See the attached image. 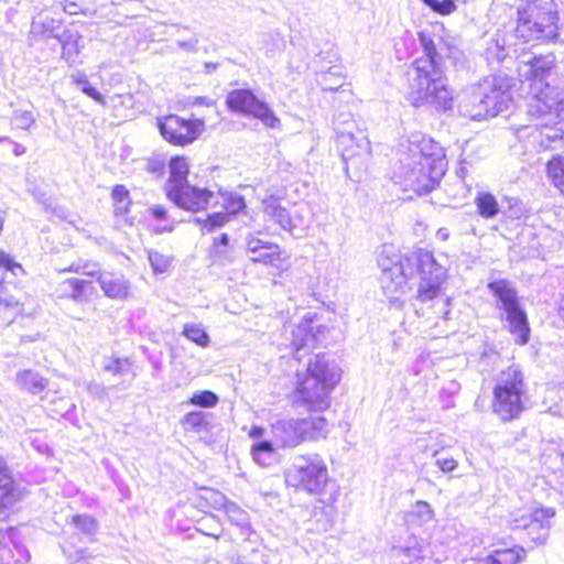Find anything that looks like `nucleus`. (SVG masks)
Returning a JSON list of instances; mask_svg holds the SVG:
<instances>
[{
    "label": "nucleus",
    "mask_w": 564,
    "mask_h": 564,
    "mask_svg": "<svg viewBox=\"0 0 564 564\" xmlns=\"http://www.w3.org/2000/svg\"><path fill=\"white\" fill-rule=\"evenodd\" d=\"M378 264L381 286L387 295L405 293L408 279L417 272L420 283L416 299L422 303L434 301L435 314H441L444 319L449 318L451 300L442 293L446 270L436 262L432 252L420 249L403 259L397 256L395 260L381 256Z\"/></svg>",
    "instance_id": "nucleus-1"
},
{
    "label": "nucleus",
    "mask_w": 564,
    "mask_h": 564,
    "mask_svg": "<svg viewBox=\"0 0 564 564\" xmlns=\"http://www.w3.org/2000/svg\"><path fill=\"white\" fill-rule=\"evenodd\" d=\"M400 163L394 173L395 182L405 191H413L419 195L434 189L446 170L440 144L421 134L411 137L408 153Z\"/></svg>",
    "instance_id": "nucleus-2"
},
{
    "label": "nucleus",
    "mask_w": 564,
    "mask_h": 564,
    "mask_svg": "<svg viewBox=\"0 0 564 564\" xmlns=\"http://www.w3.org/2000/svg\"><path fill=\"white\" fill-rule=\"evenodd\" d=\"M423 56L413 61L409 70V99L414 107H431L446 112L454 107V93L443 67L435 62L432 43L422 36Z\"/></svg>",
    "instance_id": "nucleus-3"
},
{
    "label": "nucleus",
    "mask_w": 564,
    "mask_h": 564,
    "mask_svg": "<svg viewBox=\"0 0 564 564\" xmlns=\"http://www.w3.org/2000/svg\"><path fill=\"white\" fill-rule=\"evenodd\" d=\"M295 403L310 411L322 412L330 405V392L340 375L336 366H329L324 355L317 354L307 365L303 377L297 373Z\"/></svg>",
    "instance_id": "nucleus-4"
},
{
    "label": "nucleus",
    "mask_w": 564,
    "mask_h": 564,
    "mask_svg": "<svg viewBox=\"0 0 564 564\" xmlns=\"http://www.w3.org/2000/svg\"><path fill=\"white\" fill-rule=\"evenodd\" d=\"M554 65V55L547 54L523 62L519 67L520 76L529 82V115H539L558 107L564 108V90L546 83Z\"/></svg>",
    "instance_id": "nucleus-5"
},
{
    "label": "nucleus",
    "mask_w": 564,
    "mask_h": 564,
    "mask_svg": "<svg viewBox=\"0 0 564 564\" xmlns=\"http://www.w3.org/2000/svg\"><path fill=\"white\" fill-rule=\"evenodd\" d=\"M517 13L514 35L523 42L550 41L558 35L556 0H520Z\"/></svg>",
    "instance_id": "nucleus-6"
},
{
    "label": "nucleus",
    "mask_w": 564,
    "mask_h": 564,
    "mask_svg": "<svg viewBox=\"0 0 564 564\" xmlns=\"http://www.w3.org/2000/svg\"><path fill=\"white\" fill-rule=\"evenodd\" d=\"M511 78L507 75H491L481 80L469 97L471 109L460 105V112L474 120L495 117L508 110L512 98L510 95Z\"/></svg>",
    "instance_id": "nucleus-7"
},
{
    "label": "nucleus",
    "mask_w": 564,
    "mask_h": 564,
    "mask_svg": "<svg viewBox=\"0 0 564 564\" xmlns=\"http://www.w3.org/2000/svg\"><path fill=\"white\" fill-rule=\"evenodd\" d=\"M327 426V421L323 416L290 417L272 421L270 431L276 448H294L304 442L326 437Z\"/></svg>",
    "instance_id": "nucleus-8"
},
{
    "label": "nucleus",
    "mask_w": 564,
    "mask_h": 564,
    "mask_svg": "<svg viewBox=\"0 0 564 564\" xmlns=\"http://www.w3.org/2000/svg\"><path fill=\"white\" fill-rule=\"evenodd\" d=\"M525 393L523 373L516 365L500 372L494 388L492 411L502 421L517 419L523 411Z\"/></svg>",
    "instance_id": "nucleus-9"
},
{
    "label": "nucleus",
    "mask_w": 564,
    "mask_h": 564,
    "mask_svg": "<svg viewBox=\"0 0 564 564\" xmlns=\"http://www.w3.org/2000/svg\"><path fill=\"white\" fill-rule=\"evenodd\" d=\"M288 486L311 495L323 494L328 482V470L318 454L299 455L285 471Z\"/></svg>",
    "instance_id": "nucleus-10"
},
{
    "label": "nucleus",
    "mask_w": 564,
    "mask_h": 564,
    "mask_svg": "<svg viewBox=\"0 0 564 564\" xmlns=\"http://www.w3.org/2000/svg\"><path fill=\"white\" fill-rule=\"evenodd\" d=\"M488 288L501 303L507 327L514 336L516 343L520 345L527 344L530 337V327L527 314L519 305L514 289L503 280L491 282Z\"/></svg>",
    "instance_id": "nucleus-11"
},
{
    "label": "nucleus",
    "mask_w": 564,
    "mask_h": 564,
    "mask_svg": "<svg viewBox=\"0 0 564 564\" xmlns=\"http://www.w3.org/2000/svg\"><path fill=\"white\" fill-rule=\"evenodd\" d=\"M554 517L555 510L553 508L532 502L513 516L511 529L524 530L534 545H543L549 539Z\"/></svg>",
    "instance_id": "nucleus-12"
},
{
    "label": "nucleus",
    "mask_w": 564,
    "mask_h": 564,
    "mask_svg": "<svg viewBox=\"0 0 564 564\" xmlns=\"http://www.w3.org/2000/svg\"><path fill=\"white\" fill-rule=\"evenodd\" d=\"M337 148L340 151L347 174L352 170L355 175L367 167L370 158V143L366 135L341 131L337 134Z\"/></svg>",
    "instance_id": "nucleus-13"
},
{
    "label": "nucleus",
    "mask_w": 564,
    "mask_h": 564,
    "mask_svg": "<svg viewBox=\"0 0 564 564\" xmlns=\"http://www.w3.org/2000/svg\"><path fill=\"white\" fill-rule=\"evenodd\" d=\"M62 271L97 276L101 290L110 299H124L129 294L130 285L123 275L111 272L100 273V268L96 262L79 260Z\"/></svg>",
    "instance_id": "nucleus-14"
},
{
    "label": "nucleus",
    "mask_w": 564,
    "mask_h": 564,
    "mask_svg": "<svg viewBox=\"0 0 564 564\" xmlns=\"http://www.w3.org/2000/svg\"><path fill=\"white\" fill-rule=\"evenodd\" d=\"M200 119L185 120L176 115H170L159 120L161 135L171 144L184 147L193 143L204 130Z\"/></svg>",
    "instance_id": "nucleus-15"
},
{
    "label": "nucleus",
    "mask_w": 564,
    "mask_h": 564,
    "mask_svg": "<svg viewBox=\"0 0 564 564\" xmlns=\"http://www.w3.org/2000/svg\"><path fill=\"white\" fill-rule=\"evenodd\" d=\"M230 110L252 116L262 121L269 128H275L280 120L275 117L270 107L258 99L252 91L248 89H235L230 91L226 99Z\"/></svg>",
    "instance_id": "nucleus-16"
},
{
    "label": "nucleus",
    "mask_w": 564,
    "mask_h": 564,
    "mask_svg": "<svg viewBox=\"0 0 564 564\" xmlns=\"http://www.w3.org/2000/svg\"><path fill=\"white\" fill-rule=\"evenodd\" d=\"M177 207L198 212L205 209L210 204H218V196L206 188L192 186L188 183L175 189V196H167Z\"/></svg>",
    "instance_id": "nucleus-17"
},
{
    "label": "nucleus",
    "mask_w": 564,
    "mask_h": 564,
    "mask_svg": "<svg viewBox=\"0 0 564 564\" xmlns=\"http://www.w3.org/2000/svg\"><path fill=\"white\" fill-rule=\"evenodd\" d=\"M246 250L249 259L254 263L275 265L281 261V248L279 245L265 241L254 234L246 237Z\"/></svg>",
    "instance_id": "nucleus-18"
},
{
    "label": "nucleus",
    "mask_w": 564,
    "mask_h": 564,
    "mask_svg": "<svg viewBox=\"0 0 564 564\" xmlns=\"http://www.w3.org/2000/svg\"><path fill=\"white\" fill-rule=\"evenodd\" d=\"M564 108H553L550 111L541 112L539 115H531L536 119H542L540 123H536V128L540 130L541 145L547 148L550 142L557 141L563 138L564 134V122L558 120Z\"/></svg>",
    "instance_id": "nucleus-19"
},
{
    "label": "nucleus",
    "mask_w": 564,
    "mask_h": 564,
    "mask_svg": "<svg viewBox=\"0 0 564 564\" xmlns=\"http://www.w3.org/2000/svg\"><path fill=\"white\" fill-rule=\"evenodd\" d=\"M422 541L416 536H409L403 544L394 545L391 550L392 564H424Z\"/></svg>",
    "instance_id": "nucleus-20"
},
{
    "label": "nucleus",
    "mask_w": 564,
    "mask_h": 564,
    "mask_svg": "<svg viewBox=\"0 0 564 564\" xmlns=\"http://www.w3.org/2000/svg\"><path fill=\"white\" fill-rule=\"evenodd\" d=\"M14 383L21 391L39 395L46 390L48 379L36 370L22 369L15 373Z\"/></svg>",
    "instance_id": "nucleus-21"
},
{
    "label": "nucleus",
    "mask_w": 564,
    "mask_h": 564,
    "mask_svg": "<svg viewBox=\"0 0 564 564\" xmlns=\"http://www.w3.org/2000/svg\"><path fill=\"white\" fill-rule=\"evenodd\" d=\"M170 176L165 184L166 196H175V189L186 185L189 164L184 156L172 158L169 164Z\"/></svg>",
    "instance_id": "nucleus-22"
},
{
    "label": "nucleus",
    "mask_w": 564,
    "mask_h": 564,
    "mask_svg": "<svg viewBox=\"0 0 564 564\" xmlns=\"http://www.w3.org/2000/svg\"><path fill=\"white\" fill-rule=\"evenodd\" d=\"M316 341L312 333L310 321H304L292 330V346L294 348V358L301 360L313 347Z\"/></svg>",
    "instance_id": "nucleus-23"
},
{
    "label": "nucleus",
    "mask_w": 564,
    "mask_h": 564,
    "mask_svg": "<svg viewBox=\"0 0 564 564\" xmlns=\"http://www.w3.org/2000/svg\"><path fill=\"white\" fill-rule=\"evenodd\" d=\"M20 498L7 462L0 456V509L7 508Z\"/></svg>",
    "instance_id": "nucleus-24"
},
{
    "label": "nucleus",
    "mask_w": 564,
    "mask_h": 564,
    "mask_svg": "<svg viewBox=\"0 0 564 564\" xmlns=\"http://www.w3.org/2000/svg\"><path fill=\"white\" fill-rule=\"evenodd\" d=\"M56 40L62 46V58L70 66L80 64L79 54L83 45H80L82 35L78 32L65 30L61 35H56Z\"/></svg>",
    "instance_id": "nucleus-25"
},
{
    "label": "nucleus",
    "mask_w": 564,
    "mask_h": 564,
    "mask_svg": "<svg viewBox=\"0 0 564 564\" xmlns=\"http://www.w3.org/2000/svg\"><path fill=\"white\" fill-rule=\"evenodd\" d=\"M87 289H94L91 282L83 279H66L58 284L57 292L61 297L72 299L83 303L88 300Z\"/></svg>",
    "instance_id": "nucleus-26"
},
{
    "label": "nucleus",
    "mask_w": 564,
    "mask_h": 564,
    "mask_svg": "<svg viewBox=\"0 0 564 564\" xmlns=\"http://www.w3.org/2000/svg\"><path fill=\"white\" fill-rule=\"evenodd\" d=\"M525 555L527 551L518 545L509 549H497L484 560V564H517L524 561Z\"/></svg>",
    "instance_id": "nucleus-27"
},
{
    "label": "nucleus",
    "mask_w": 564,
    "mask_h": 564,
    "mask_svg": "<svg viewBox=\"0 0 564 564\" xmlns=\"http://www.w3.org/2000/svg\"><path fill=\"white\" fill-rule=\"evenodd\" d=\"M422 36H424L427 41L432 43V46L434 47V51L436 53L434 59L441 67H443L444 58L452 59L454 63H457L462 58L463 53L456 45L442 41H440L438 44H436L435 41L429 34H426L425 32H420L419 41L421 45Z\"/></svg>",
    "instance_id": "nucleus-28"
},
{
    "label": "nucleus",
    "mask_w": 564,
    "mask_h": 564,
    "mask_svg": "<svg viewBox=\"0 0 564 564\" xmlns=\"http://www.w3.org/2000/svg\"><path fill=\"white\" fill-rule=\"evenodd\" d=\"M484 56L490 66L499 65L509 57V51L503 37L498 35L486 42Z\"/></svg>",
    "instance_id": "nucleus-29"
},
{
    "label": "nucleus",
    "mask_w": 564,
    "mask_h": 564,
    "mask_svg": "<svg viewBox=\"0 0 564 564\" xmlns=\"http://www.w3.org/2000/svg\"><path fill=\"white\" fill-rule=\"evenodd\" d=\"M263 213L275 221L283 230L290 229V212L281 206L274 197H269L262 202Z\"/></svg>",
    "instance_id": "nucleus-30"
},
{
    "label": "nucleus",
    "mask_w": 564,
    "mask_h": 564,
    "mask_svg": "<svg viewBox=\"0 0 564 564\" xmlns=\"http://www.w3.org/2000/svg\"><path fill=\"white\" fill-rule=\"evenodd\" d=\"M216 503L221 505L225 508V512L228 519L236 525L245 527L249 523L248 513L237 506L235 502H226L225 497L216 494Z\"/></svg>",
    "instance_id": "nucleus-31"
},
{
    "label": "nucleus",
    "mask_w": 564,
    "mask_h": 564,
    "mask_svg": "<svg viewBox=\"0 0 564 564\" xmlns=\"http://www.w3.org/2000/svg\"><path fill=\"white\" fill-rule=\"evenodd\" d=\"M275 444L274 441H261L252 445L251 455L259 465L267 466L269 465L275 454Z\"/></svg>",
    "instance_id": "nucleus-32"
},
{
    "label": "nucleus",
    "mask_w": 564,
    "mask_h": 564,
    "mask_svg": "<svg viewBox=\"0 0 564 564\" xmlns=\"http://www.w3.org/2000/svg\"><path fill=\"white\" fill-rule=\"evenodd\" d=\"M475 204L479 215L484 218H494L499 213L497 199L489 193H479L475 198Z\"/></svg>",
    "instance_id": "nucleus-33"
},
{
    "label": "nucleus",
    "mask_w": 564,
    "mask_h": 564,
    "mask_svg": "<svg viewBox=\"0 0 564 564\" xmlns=\"http://www.w3.org/2000/svg\"><path fill=\"white\" fill-rule=\"evenodd\" d=\"M61 28V21L53 18H45L41 21H33L31 25V33L40 35L44 39L55 37L59 35L56 31Z\"/></svg>",
    "instance_id": "nucleus-34"
},
{
    "label": "nucleus",
    "mask_w": 564,
    "mask_h": 564,
    "mask_svg": "<svg viewBox=\"0 0 564 564\" xmlns=\"http://www.w3.org/2000/svg\"><path fill=\"white\" fill-rule=\"evenodd\" d=\"M546 173L549 178L564 195V158L557 155L551 159L546 165Z\"/></svg>",
    "instance_id": "nucleus-35"
},
{
    "label": "nucleus",
    "mask_w": 564,
    "mask_h": 564,
    "mask_svg": "<svg viewBox=\"0 0 564 564\" xmlns=\"http://www.w3.org/2000/svg\"><path fill=\"white\" fill-rule=\"evenodd\" d=\"M338 496H339L338 489H334L329 492V496L327 498L318 499L317 503L314 507L315 516L317 514V510L319 508L325 509L324 513L326 517V521L323 524V530H327L328 527L333 523V521L335 519L336 510H335L334 503L337 501Z\"/></svg>",
    "instance_id": "nucleus-36"
},
{
    "label": "nucleus",
    "mask_w": 564,
    "mask_h": 564,
    "mask_svg": "<svg viewBox=\"0 0 564 564\" xmlns=\"http://www.w3.org/2000/svg\"><path fill=\"white\" fill-rule=\"evenodd\" d=\"M69 78H70L72 84L79 87L80 90L85 95H87L88 97H90L91 99L97 101L98 104L105 105V99H104L102 95L95 87H93L90 85L85 73L77 70V72L73 73L69 76Z\"/></svg>",
    "instance_id": "nucleus-37"
},
{
    "label": "nucleus",
    "mask_w": 564,
    "mask_h": 564,
    "mask_svg": "<svg viewBox=\"0 0 564 564\" xmlns=\"http://www.w3.org/2000/svg\"><path fill=\"white\" fill-rule=\"evenodd\" d=\"M308 208L306 206H297L290 213V229L289 232L296 235L304 231L308 227Z\"/></svg>",
    "instance_id": "nucleus-38"
},
{
    "label": "nucleus",
    "mask_w": 564,
    "mask_h": 564,
    "mask_svg": "<svg viewBox=\"0 0 564 564\" xmlns=\"http://www.w3.org/2000/svg\"><path fill=\"white\" fill-rule=\"evenodd\" d=\"M183 335L191 341L195 343L200 347H207L209 345V336L200 324H185L183 328Z\"/></svg>",
    "instance_id": "nucleus-39"
},
{
    "label": "nucleus",
    "mask_w": 564,
    "mask_h": 564,
    "mask_svg": "<svg viewBox=\"0 0 564 564\" xmlns=\"http://www.w3.org/2000/svg\"><path fill=\"white\" fill-rule=\"evenodd\" d=\"M409 517L411 521L422 525L433 520L434 512L432 510L431 505L427 503L426 501H416L413 505L409 513Z\"/></svg>",
    "instance_id": "nucleus-40"
},
{
    "label": "nucleus",
    "mask_w": 564,
    "mask_h": 564,
    "mask_svg": "<svg viewBox=\"0 0 564 564\" xmlns=\"http://www.w3.org/2000/svg\"><path fill=\"white\" fill-rule=\"evenodd\" d=\"M218 204L220 203L226 209V214L235 215L246 207L245 199L235 193H219Z\"/></svg>",
    "instance_id": "nucleus-41"
},
{
    "label": "nucleus",
    "mask_w": 564,
    "mask_h": 564,
    "mask_svg": "<svg viewBox=\"0 0 564 564\" xmlns=\"http://www.w3.org/2000/svg\"><path fill=\"white\" fill-rule=\"evenodd\" d=\"M72 523L86 535H95L98 530L97 520L89 514L74 516Z\"/></svg>",
    "instance_id": "nucleus-42"
},
{
    "label": "nucleus",
    "mask_w": 564,
    "mask_h": 564,
    "mask_svg": "<svg viewBox=\"0 0 564 564\" xmlns=\"http://www.w3.org/2000/svg\"><path fill=\"white\" fill-rule=\"evenodd\" d=\"M35 116L29 110L18 109L11 116V124L22 130H29L35 123Z\"/></svg>",
    "instance_id": "nucleus-43"
},
{
    "label": "nucleus",
    "mask_w": 564,
    "mask_h": 564,
    "mask_svg": "<svg viewBox=\"0 0 564 564\" xmlns=\"http://www.w3.org/2000/svg\"><path fill=\"white\" fill-rule=\"evenodd\" d=\"M218 397L212 391H197L195 392L188 403L202 408H213L218 403Z\"/></svg>",
    "instance_id": "nucleus-44"
},
{
    "label": "nucleus",
    "mask_w": 564,
    "mask_h": 564,
    "mask_svg": "<svg viewBox=\"0 0 564 564\" xmlns=\"http://www.w3.org/2000/svg\"><path fill=\"white\" fill-rule=\"evenodd\" d=\"M206 424V415L202 411H193L187 413L182 420L181 425L185 431L200 429Z\"/></svg>",
    "instance_id": "nucleus-45"
},
{
    "label": "nucleus",
    "mask_w": 564,
    "mask_h": 564,
    "mask_svg": "<svg viewBox=\"0 0 564 564\" xmlns=\"http://www.w3.org/2000/svg\"><path fill=\"white\" fill-rule=\"evenodd\" d=\"M112 198L116 202V213L123 214L128 212L129 192L123 185H116L112 189Z\"/></svg>",
    "instance_id": "nucleus-46"
},
{
    "label": "nucleus",
    "mask_w": 564,
    "mask_h": 564,
    "mask_svg": "<svg viewBox=\"0 0 564 564\" xmlns=\"http://www.w3.org/2000/svg\"><path fill=\"white\" fill-rule=\"evenodd\" d=\"M431 456L435 458V465L444 474L454 471L458 466V462L454 457L440 456V449H437V448L431 449Z\"/></svg>",
    "instance_id": "nucleus-47"
},
{
    "label": "nucleus",
    "mask_w": 564,
    "mask_h": 564,
    "mask_svg": "<svg viewBox=\"0 0 564 564\" xmlns=\"http://www.w3.org/2000/svg\"><path fill=\"white\" fill-rule=\"evenodd\" d=\"M227 220L228 215L224 213H214L204 220L196 218V221L202 224V229L207 232H210L214 229L221 227L223 225H225Z\"/></svg>",
    "instance_id": "nucleus-48"
},
{
    "label": "nucleus",
    "mask_w": 564,
    "mask_h": 564,
    "mask_svg": "<svg viewBox=\"0 0 564 564\" xmlns=\"http://www.w3.org/2000/svg\"><path fill=\"white\" fill-rule=\"evenodd\" d=\"M149 261L154 273L166 272L171 264V259L169 257L156 251L149 252Z\"/></svg>",
    "instance_id": "nucleus-49"
},
{
    "label": "nucleus",
    "mask_w": 564,
    "mask_h": 564,
    "mask_svg": "<svg viewBox=\"0 0 564 564\" xmlns=\"http://www.w3.org/2000/svg\"><path fill=\"white\" fill-rule=\"evenodd\" d=\"M0 268L11 272L18 276L24 274L22 265L14 261V259L7 252L0 250Z\"/></svg>",
    "instance_id": "nucleus-50"
},
{
    "label": "nucleus",
    "mask_w": 564,
    "mask_h": 564,
    "mask_svg": "<svg viewBox=\"0 0 564 564\" xmlns=\"http://www.w3.org/2000/svg\"><path fill=\"white\" fill-rule=\"evenodd\" d=\"M433 11L440 14H449L455 10V3L453 0H422Z\"/></svg>",
    "instance_id": "nucleus-51"
},
{
    "label": "nucleus",
    "mask_w": 564,
    "mask_h": 564,
    "mask_svg": "<svg viewBox=\"0 0 564 564\" xmlns=\"http://www.w3.org/2000/svg\"><path fill=\"white\" fill-rule=\"evenodd\" d=\"M199 40L197 36H193L189 40L186 41H176V45L178 48L188 52V53H195L197 52Z\"/></svg>",
    "instance_id": "nucleus-52"
},
{
    "label": "nucleus",
    "mask_w": 564,
    "mask_h": 564,
    "mask_svg": "<svg viewBox=\"0 0 564 564\" xmlns=\"http://www.w3.org/2000/svg\"><path fill=\"white\" fill-rule=\"evenodd\" d=\"M150 212L152 214V216L155 218V219H165L166 218V209L161 206V205H154L150 208Z\"/></svg>",
    "instance_id": "nucleus-53"
},
{
    "label": "nucleus",
    "mask_w": 564,
    "mask_h": 564,
    "mask_svg": "<svg viewBox=\"0 0 564 564\" xmlns=\"http://www.w3.org/2000/svg\"><path fill=\"white\" fill-rule=\"evenodd\" d=\"M0 141H1V142H2V141H8V142L12 143V145H13V153H14V155H17V156L22 155V154H24V153H25V147H24V145H22V144H20V143H18V142H13V141H11V140H10L9 138H7V137L0 138Z\"/></svg>",
    "instance_id": "nucleus-54"
},
{
    "label": "nucleus",
    "mask_w": 564,
    "mask_h": 564,
    "mask_svg": "<svg viewBox=\"0 0 564 564\" xmlns=\"http://www.w3.org/2000/svg\"><path fill=\"white\" fill-rule=\"evenodd\" d=\"M264 433V429L261 427V426H253L250 432H249V436L253 440H258L260 437H262Z\"/></svg>",
    "instance_id": "nucleus-55"
},
{
    "label": "nucleus",
    "mask_w": 564,
    "mask_h": 564,
    "mask_svg": "<svg viewBox=\"0 0 564 564\" xmlns=\"http://www.w3.org/2000/svg\"><path fill=\"white\" fill-rule=\"evenodd\" d=\"M333 75V73H328V74H325L322 78V85H323V89L324 90H336L337 87L333 86V85H329L327 82H328V78Z\"/></svg>",
    "instance_id": "nucleus-56"
},
{
    "label": "nucleus",
    "mask_w": 564,
    "mask_h": 564,
    "mask_svg": "<svg viewBox=\"0 0 564 564\" xmlns=\"http://www.w3.org/2000/svg\"><path fill=\"white\" fill-rule=\"evenodd\" d=\"M436 238L441 241H446L449 238V231L447 228H440L436 231Z\"/></svg>",
    "instance_id": "nucleus-57"
},
{
    "label": "nucleus",
    "mask_w": 564,
    "mask_h": 564,
    "mask_svg": "<svg viewBox=\"0 0 564 564\" xmlns=\"http://www.w3.org/2000/svg\"><path fill=\"white\" fill-rule=\"evenodd\" d=\"M228 242H229V237H228V235H227V234H223V235H220V237H219V238L215 239V241H214V246H215V247H217V246H219V245H221V246H227V245H228Z\"/></svg>",
    "instance_id": "nucleus-58"
},
{
    "label": "nucleus",
    "mask_w": 564,
    "mask_h": 564,
    "mask_svg": "<svg viewBox=\"0 0 564 564\" xmlns=\"http://www.w3.org/2000/svg\"><path fill=\"white\" fill-rule=\"evenodd\" d=\"M15 305H17V303L15 302L13 303L12 300L0 297V306L9 307V306H15Z\"/></svg>",
    "instance_id": "nucleus-59"
},
{
    "label": "nucleus",
    "mask_w": 564,
    "mask_h": 564,
    "mask_svg": "<svg viewBox=\"0 0 564 564\" xmlns=\"http://www.w3.org/2000/svg\"><path fill=\"white\" fill-rule=\"evenodd\" d=\"M216 68H217L216 64H212V63H206L205 64V70H206L207 74L213 73Z\"/></svg>",
    "instance_id": "nucleus-60"
},
{
    "label": "nucleus",
    "mask_w": 564,
    "mask_h": 564,
    "mask_svg": "<svg viewBox=\"0 0 564 564\" xmlns=\"http://www.w3.org/2000/svg\"><path fill=\"white\" fill-rule=\"evenodd\" d=\"M107 368H108L109 370H116V371H117V370H118V368H119V361H116L113 367H112V366H109V367H107Z\"/></svg>",
    "instance_id": "nucleus-61"
},
{
    "label": "nucleus",
    "mask_w": 564,
    "mask_h": 564,
    "mask_svg": "<svg viewBox=\"0 0 564 564\" xmlns=\"http://www.w3.org/2000/svg\"><path fill=\"white\" fill-rule=\"evenodd\" d=\"M172 229H173L172 226H170L169 228H165V230H169V231H171Z\"/></svg>",
    "instance_id": "nucleus-62"
}]
</instances>
